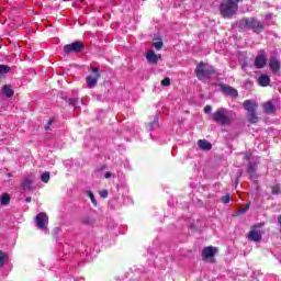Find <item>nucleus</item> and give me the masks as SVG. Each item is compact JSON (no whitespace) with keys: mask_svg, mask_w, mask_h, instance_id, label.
<instances>
[{"mask_svg":"<svg viewBox=\"0 0 281 281\" xmlns=\"http://www.w3.org/2000/svg\"><path fill=\"white\" fill-rule=\"evenodd\" d=\"M80 1V3H85V0H79Z\"/></svg>","mask_w":281,"mask_h":281,"instance_id":"nucleus-43","label":"nucleus"},{"mask_svg":"<svg viewBox=\"0 0 281 281\" xmlns=\"http://www.w3.org/2000/svg\"><path fill=\"white\" fill-rule=\"evenodd\" d=\"M8 177H12V173H7Z\"/></svg>","mask_w":281,"mask_h":281,"instance_id":"nucleus-42","label":"nucleus"},{"mask_svg":"<svg viewBox=\"0 0 281 281\" xmlns=\"http://www.w3.org/2000/svg\"><path fill=\"white\" fill-rule=\"evenodd\" d=\"M271 192H272V194H274V195L280 194V192H281L280 184H276V186L271 187Z\"/></svg>","mask_w":281,"mask_h":281,"instance_id":"nucleus-28","label":"nucleus"},{"mask_svg":"<svg viewBox=\"0 0 281 281\" xmlns=\"http://www.w3.org/2000/svg\"><path fill=\"white\" fill-rule=\"evenodd\" d=\"M232 200V195L229 193H226L224 196L221 198L222 203L227 204Z\"/></svg>","mask_w":281,"mask_h":281,"instance_id":"nucleus-30","label":"nucleus"},{"mask_svg":"<svg viewBox=\"0 0 281 281\" xmlns=\"http://www.w3.org/2000/svg\"><path fill=\"white\" fill-rule=\"evenodd\" d=\"M147 63L149 65H157L161 60V54H156L155 50H148L146 54Z\"/></svg>","mask_w":281,"mask_h":281,"instance_id":"nucleus-11","label":"nucleus"},{"mask_svg":"<svg viewBox=\"0 0 281 281\" xmlns=\"http://www.w3.org/2000/svg\"><path fill=\"white\" fill-rule=\"evenodd\" d=\"M161 86L162 87H170V78H165L161 80Z\"/></svg>","mask_w":281,"mask_h":281,"instance_id":"nucleus-32","label":"nucleus"},{"mask_svg":"<svg viewBox=\"0 0 281 281\" xmlns=\"http://www.w3.org/2000/svg\"><path fill=\"white\" fill-rule=\"evenodd\" d=\"M259 121L260 119L256 114V111L248 112V122H250V124H258Z\"/></svg>","mask_w":281,"mask_h":281,"instance_id":"nucleus-23","label":"nucleus"},{"mask_svg":"<svg viewBox=\"0 0 281 281\" xmlns=\"http://www.w3.org/2000/svg\"><path fill=\"white\" fill-rule=\"evenodd\" d=\"M198 147L201 150H212V143H209L207 139L198 140Z\"/></svg>","mask_w":281,"mask_h":281,"instance_id":"nucleus-17","label":"nucleus"},{"mask_svg":"<svg viewBox=\"0 0 281 281\" xmlns=\"http://www.w3.org/2000/svg\"><path fill=\"white\" fill-rule=\"evenodd\" d=\"M248 240H252V243H260V240H262V233L256 228H252L248 233Z\"/></svg>","mask_w":281,"mask_h":281,"instance_id":"nucleus-12","label":"nucleus"},{"mask_svg":"<svg viewBox=\"0 0 281 281\" xmlns=\"http://www.w3.org/2000/svg\"><path fill=\"white\" fill-rule=\"evenodd\" d=\"M256 168H258V165L256 162H250L248 165L249 179H258V177L256 176Z\"/></svg>","mask_w":281,"mask_h":281,"instance_id":"nucleus-18","label":"nucleus"},{"mask_svg":"<svg viewBox=\"0 0 281 281\" xmlns=\"http://www.w3.org/2000/svg\"><path fill=\"white\" fill-rule=\"evenodd\" d=\"M153 47H155V49H157V52H160V49L164 47V42H161V41L154 42Z\"/></svg>","mask_w":281,"mask_h":281,"instance_id":"nucleus-27","label":"nucleus"},{"mask_svg":"<svg viewBox=\"0 0 281 281\" xmlns=\"http://www.w3.org/2000/svg\"><path fill=\"white\" fill-rule=\"evenodd\" d=\"M52 124H54V119H50V120L46 123V125H45V131H49Z\"/></svg>","mask_w":281,"mask_h":281,"instance_id":"nucleus-33","label":"nucleus"},{"mask_svg":"<svg viewBox=\"0 0 281 281\" xmlns=\"http://www.w3.org/2000/svg\"><path fill=\"white\" fill-rule=\"evenodd\" d=\"M258 82L260 87H269V83L271 82V78L267 75H261L258 79Z\"/></svg>","mask_w":281,"mask_h":281,"instance_id":"nucleus-20","label":"nucleus"},{"mask_svg":"<svg viewBox=\"0 0 281 281\" xmlns=\"http://www.w3.org/2000/svg\"><path fill=\"white\" fill-rule=\"evenodd\" d=\"M82 49H85V42L82 41H75L70 44H66L64 46V53H66L67 55L69 54H80V52H82Z\"/></svg>","mask_w":281,"mask_h":281,"instance_id":"nucleus-6","label":"nucleus"},{"mask_svg":"<svg viewBox=\"0 0 281 281\" xmlns=\"http://www.w3.org/2000/svg\"><path fill=\"white\" fill-rule=\"evenodd\" d=\"M220 89L224 94L229 95L231 98H238V90L232 86L221 85Z\"/></svg>","mask_w":281,"mask_h":281,"instance_id":"nucleus-10","label":"nucleus"},{"mask_svg":"<svg viewBox=\"0 0 281 281\" xmlns=\"http://www.w3.org/2000/svg\"><path fill=\"white\" fill-rule=\"evenodd\" d=\"M255 67L257 69H265L267 67V53L262 49L258 52V55L255 58Z\"/></svg>","mask_w":281,"mask_h":281,"instance_id":"nucleus-9","label":"nucleus"},{"mask_svg":"<svg viewBox=\"0 0 281 281\" xmlns=\"http://www.w3.org/2000/svg\"><path fill=\"white\" fill-rule=\"evenodd\" d=\"M10 66L0 65V76H5V74H10Z\"/></svg>","mask_w":281,"mask_h":281,"instance_id":"nucleus-26","label":"nucleus"},{"mask_svg":"<svg viewBox=\"0 0 281 281\" xmlns=\"http://www.w3.org/2000/svg\"><path fill=\"white\" fill-rule=\"evenodd\" d=\"M269 67L273 74H276V71H280V61L277 56H270Z\"/></svg>","mask_w":281,"mask_h":281,"instance_id":"nucleus-14","label":"nucleus"},{"mask_svg":"<svg viewBox=\"0 0 281 281\" xmlns=\"http://www.w3.org/2000/svg\"><path fill=\"white\" fill-rule=\"evenodd\" d=\"M216 254H218V248L214 246H207L202 250V260L204 262H216V259L214 258Z\"/></svg>","mask_w":281,"mask_h":281,"instance_id":"nucleus-7","label":"nucleus"},{"mask_svg":"<svg viewBox=\"0 0 281 281\" xmlns=\"http://www.w3.org/2000/svg\"><path fill=\"white\" fill-rule=\"evenodd\" d=\"M10 261V256L8 252H4L3 250H0V269L2 267H5V262Z\"/></svg>","mask_w":281,"mask_h":281,"instance_id":"nucleus-22","label":"nucleus"},{"mask_svg":"<svg viewBox=\"0 0 281 281\" xmlns=\"http://www.w3.org/2000/svg\"><path fill=\"white\" fill-rule=\"evenodd\" d=\"M98 170L99 172H102V170H106V165H102Z\"/></svg>","mask_w":281,"mask_h":281,"instance_id":"nucleus-37","label":"nucleus"},{"mask_svg":"<svg viewBox=\"0 0 281 281\" xmlns=\"http://www.w3.org/2000/svg\"><path fill=\"white\" fill-rule=\"evenodd\" d=\"M100 196H102V199H106V196H109V191L106 190L100 191Z\"/></svg>","mask_w":281,"mask_h":281,"instance_id":"nucleus-34","label":"nucleus"},{"mask_svg":"<svg viewBox=\"0 0 281 281\" xmlns=\"http://www.w3.org/2000/svg\"><path fill=\"white\" fill-rule=\"evenodd\" d=\"M260 227H265V223H259L252 226V229H260Z\"/></svg>","mask_w":281,"mask_h":281,"instance_id":"nucleus-35","label":"nucleus"},{"mask_svg":"<svg viewBox=\"0 0 281 281\" xmlns=\"http://www.w3.org/2000/svg\"><path fill=\"white\" fill-rule=\"evenodd\" d=\"M32 183H34V180H32V176H26L21 183L22 190H29L30 192H32Z\"/></svg>","mask_w":281,"mask_h":281,"instance_id":"nucleus-15","label":"nucleus"},{"mask_svg":"<svg viewBox=\"0 0 281 281\" xmlns=\"http://www.w3.org/2000/svg\"><path fill=\"white\" fill-rule=\"evenodd\" d=\"M213 74H216V69L212 66L205 69V64L203 61L195 68V76L199 80H205V78H210Z\"/></svg>","mask_w":281,"mask_h":281,"instance_id":"nucleus-4","label":"nucleus"},{"mask_svg":"<svg viewBox=\"0 0 281 281\" xmlns=\"http://www.w3.org/2000/svg\"><path fill=\"white\" fill-rule=\"evenodd\" d=\"M278 223H279V225H280L279 232H280V234H281V214L278 216Z\"/></svg>","mask_w":281,"mask_h":281,"instance_id":"nucleus-38","label":"nucleus"},{"mask_svg":"<svg viewBox=\"0 0 281 281\" xmlns=\"http://www.w3.org/2000/svg\"><path fill=\"white\" fill-rule=\"evenodd\" d=\"M90 71L91 75L86 77V82L89 89H94V87H98V80L102 78V75L100 74V68L98 67H91Z\"/></svg>","mask_w":281,"mask_h":281,"instance_id":"nucleus-5","label":"nucleus"},{"mask_svg":"<svg viewBox=\"0 0 281 281\" xmlns=\"http://www.w3.org/2000/svg\"><path fill=\"white\" fill-rule=\"evenodd\" d=\"M35 223L38 229H47V225H49V217L47 216V213H38L35 217Z\"/></svg>","mask_w":281,"mask_h":281,"instance_id":"nucleus-8","label":"nucleus"},{"mask_svg":"<svg viewBox=\"0 0 281 281\" xmlns=\"http://www.w3.org/2000/svg\"><path fill=\"white\" fill-rule=\"evenodd\" d=\"M11 196L8 193H2L0 198L1 205H9L10 204Z\"/></svg>","mask_w":281,"mask_h":281,"instance_id":"nucleus-24","label":"nucleus"},{"mask_svg":"<svg viewBox=\"0 0 281 281\" xmlns=\"http://www.w3.org/2000/svg\"><path fill=\"white\" fill-rule=\"evenodd\" d=\"M80 222L82 225H94L95 217H93L91 215H86V216L81 217Z\"/></svg>","mask_w":281,"mask_h":281,"instance_id":"nucleus-21","label":"nucleus"},{"mask_svg":"<svg viewBox=\"0 0 281 281\" xmlns=\"http://www.w3.org/2000/svg\"><path fill=\"white\" fill-rule=\"evenodd\" d=\"M243 106H244L245 111H247L248 113L258 111V102H256V101L245 100L243 103Z\"/></svg>","mask_w":281,"mask_h":281,"instance_id":"nucleus-13","label":"nucleus"},{"mask_svg":"<svg viewBox=\"0 0 281 281\" xmlns=\"http://www.w3.org/2000/svg\"><path fill=\"white\" fill-rule=\"evenodd\" d=\"M249 205H251V202H248L244 209H239L234 216H243L249 210Z\"/></svg>","mask_w":281,"mask_h":281,"instance_id":"nucleus-25","label":"nucleus"},{"mask_svg":"<svg viewBox=\"0 0 281 281\" xmlns=\"http://www.w3.org/2000/svg\"><path fill=\"white\" fill-rule=\"evenodd\" d=\"M2 93L7 95V98H14V89H12V86L4 85L2 87Z\"/></svg>","mask_w":281,"mask_h":281,"instance_id":"nucleus-19","label":"nucleus"},{"mask_svg":"<svg viewBox=\"0 0 281 281\" xmlns=\"http://www.w3.org/2000/svg\"><path fill=\"white\" fill-rule=\"evenodd\" d=\"M204 113H212V105H206L204 108Z\"/></svg>","mask_w":281,"mask_h":281,"instance_id":"nucleus-36","label":"nucleus"},{"mask_svg":"<svg viewBox=\"0 0 281 281\" xmlns=\"http://www.w3.org/2000/svg\"><path fill=\"white\" fill-rule=\"evenodd\" d=\"M213 122L221 124V126H229L232 124V116H229L227 110L222 108L212 114Z\"/></svg>","mask_w":281,"mask_h":281,"instance_id":"nucleus-3","label":"nucleus"},{"mask_svg":"<svg viewBox=\"0 0 281 281\" xmlns=\"http://www.w3.org/2000/svg\"><path fill=\"white\" fill-rule=\"evenodd\" d=\"M238 179H239V178H237V179L235 180V184H236V186H237V183H238Z\"/></svg>","mask_w":281,"mask_h":281,"instance_id":"nucleus-41","label":"nucleus"},{"mask_svg":"<svg viewBox=\"0 0 281 281\" xmlns=\"http://www.w3.org/2000/svg\"><path fill=\"white\" fill-rule=\"evenodd\" d=\"M88 196L90 198L91 200V203L97 206L98 205V201H95V195L93 194V192L89 191L88 192Z\"/></svg>","mask_w":281,"mask_h":281,"instance_id":"nucleus-31","label":"nucleus"},{"mask_svg":"<svg viewBox=\"0 0 281 281\" xmlns=\"http://www.w3.org/2000/svg\"><path fill=\"white\" fill-rule=\"evenodd\" d=\"M25 203H32V199L29 196L25 199Z\"/></svg>","mask_w":281,"mask_h":281,"instance_id":"nucleus-40","label":"nucleus"},{"mask_svg":"<svg viewBox=\"0 0 281 281\" xmlns=\"http://www.w3.org/2000/svg\"><path fill=\"white\" fill-rule=\"evenodd\" d=\"M43 183H49V171H46L41 177Z\"/></svg>","mask_w":281,"mask_h":281,"instance_id":"nucleus-29","label":"nucleus"},{"mask_svg":"<svg viewBox=\"0 0 281 281\" xmlns=\"http://www.w3.org/2000/svg\"><path fill=\"white\" fill-rule=\"evenodd\" d=\"M237 27L240 32L251 30L255 34H262L265 32V23L256 18H243L237 22Z\"/></svg>","mask_w":281,"mask_h":281,"instance_id":"nucleus-1","label":"nucleus"},{"mask_svg":"<svg viewBox=\"0 0 281 281\" xmlns=\"http://www.w3.org/2000/svg\"><path fill=\"white\" fill-rule=\"evenodd\" d=\"M111 172L110 171H108L105 175H104V177H105V179H111Z\"/></svg>","mask_w":281,"mask_h":281,"instance_id":"nucleus-39","label":"nucleus"},{"mask_svg":"<svg viewBox=\"0 0 281 281\" xmlns=\"http://www.w3.org/2000/svg\"><path fill=\"white\" fill-rule=\"evenodd\" d=\"M262 109L267 115L276 113V105L271 101L265 102Z\"/></svg>","mask_w":281,"mask_h":281,"instance_id":"nucleus-16","label":"nucleus"},{"mask_svg":"<svg viewBox=\"0 0 281 281\" xmlns=\"http://www.w3.org/2000/svg\"><path fill=\"white\" fill-rule=\"evenodd\" d=\"M238 3H243V0H223L218 7L221 16L224 19L235 16L238 12Z\"/></svg>","mask_w":281,"mask_h":281,"instance_id":"nucleus-2","label":"nucleus"}]
</instances>
